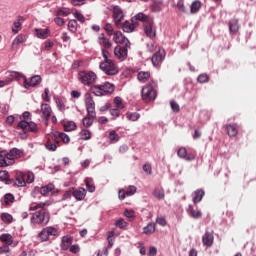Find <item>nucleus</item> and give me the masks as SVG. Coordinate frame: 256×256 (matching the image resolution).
I'll return each instance as SVG.
<instances>
[{"mask_svg":"<svg viewBox=\"0 0 256 256\" xmlns=\"http://www.w3.org/2000/svg\"><path fill=\"white\" fill-rule=\"evenodd\" d=\"M42 99L49 103L51 101V97L49 96V88L44 89V94H42Z\"/></svg>","mask_w":256,"mask_h":256,"instance_id":"obj_61","label":"nucleus"},{"mask_svg":"<svg viewBox=\"0 0 256 256\" xmlns=\"http://www.w3.org/2000/svg\"><path fill=\"white\" fill-rule=\"evenodd\" d=\"M102 57L104 59V61H112L111 60V53H109V51H107V49H102Z\"/></svg>","mask_w":256,"mask_h":256,"instance_id":"obj_58","label":"nucleus"},{"mask_svg":"<svg viewBox=\"0 0 256 256\" xmlns=\"http://www.w3.org/2000/svg\"><path fill=\"white\" fill-rule=\"evenodd\" d=\"M18 129H21L23 133H38L39 132V127H37V123L30 121L27 122L25 120H22L18 123L17 125Z\"/></svg>","mask_w":256,"mask_h":256,"instance_id":"obj_9","label":"nucleus"},{"mask_svg":"<svg viewBox=\"0 0 256 256\" xmlns=\"http://www.w3.org/2000/svg\"><path fill=\"white\" fill-rule=\"evenodd\" d=\"M73 197V188L68 189L62 197L63 201H67V199H71Z\"/></svg>","mask_w":256,"mask_h":256,"instance_id":"obj_57","label":"nucleus"},{"mask_svg":"<svg viewBox=\"0 0 256 256\" xmlns=\"http://www.w3.org/2000/svg\"><path fill=\"white\" fill-rule=\"evenodd\" d=\"M203 197H205V191L202 189H198L194 191L192 201L195 204L201 203V201H203Z\"/></svg>","mask_w":256,"mask_h":256,"instance_id":"obj_27","label":"nucleus"},{"mask_svg":"<svg viewBox=\"0 0 256 256\" xmlns=\"http://www.w3.org/2000/svg\"><path fill=\"white\" fill-rule=\"evenodd\" d=\"M143 232L145 235H151V233H155V223H149L146 227H144Z\"/></svg>","mask_w":256,"mask_h":256,"instance_id":"obj_40","label":"nucleus"},{"mask_svg":"<svg viewBox=\"0 0 256 256\" xmlns=\"http://www.w3.org/2000/svg\"><path fill=\"white\" fill-rule=\"evenodd\" d=\"M53 189H55V185L51 183L42 187L36 186L32 192V197H36L35 195L37 193H40V195H43V197H47V195H49Z\"/></svg>","mask_w":256,"mask_h":256,"instance_id":"obj_13","label":"nucleus"},{"mask_svg":"<svg viewBox=\"0 0 256 256\" xmlns=\"http://www.w3.org/2000/svg\"><path fill=\"white\" fill-rule=\"evenodd\" d=\"M25 38L23 37V35H18L12 42V48L15 49V47H17V45H20V43H24Z\"/></svg>","mask_w":256,"mask_h":256,"instance_id":"obj_48","label":"nucleus"},{"mask_svg":"<svg viewBox=\"0 0 256 256\" xmlns=\"http://www.w3.org/2000/svg\"><path fill=\"white\" fill-rule=\"evenodd\" d=\"M57 17H68L71 15V11L67 8H61L56 11Z\"/></svg>","mask_w":256,"mask_h":256,"instance_id":"obj_41","label":"nucleus"},{"mask_svg":"<svg viewBox=\"0 0 256 256\" xmlns=\"http://www.w3.org/2000/svg\"><path fill=\"white\" fill-rule=\"evenodd\" d=\"M68 29L71 33H77V20H70L68 22Z\"/></svg>","mask_w":256,"mask_h":256,"instance_id":"obj_46","label":"nucleus"},{"mask_svg":"<svg viewBox=\"0 0 256 256\" xmlns=\"http://www.w3.org/2000/svg\"><path fill=\"white\" fill-rule=\"evenodd\" d=\"M0 241L6 243V245H13V236H11V234H2Z\"/></svg>","mask_w":256,"mask_h":256,"instance_id":"obj_35","label":"nucleus"},{"mask_svg":"<svg viewBox=\"0 0 256 256\" xmlns=\"http://www.w3.org/2000/svg\"><path fill=\"white\" fill-rule=\"evenodd\" d=\"M33 181H35V174H33V172H28L26 183L31 184Z\"/></svg>","mask_w":256,"mask_h":256,"instance_id":"obj_62","label":"nucleus"},{"mask_svg":"<svg viewBox=\"0 0 256 256\" xmlns=\"http://www.w3.org/2000/svg\"><path fill=\"white\" fill-rule=\"evenodd\" d=\"M50 33H51V30H49V28H45V29L36 28L35 29V35L38 39H47V37H49Z\"/></svg>","mask_w":256,"mask_h":256,"instance_id":"obj_24","label":"nucleus"},{"mask_svg":"<svg viewBox=\"0 0 256 256\" xmlns=\"http://www.w3.org/2000/svg\"><path fill=\"white\" fill-rule=\"evenodd\" d=\"M93 119H95V118H91L89 116V114H87V116L85 118H83V120H82L83 126L86 128L91 127L93 125Z\"/></svg>","mask_w":256,"mask_h":256,"instance_id":"obj_45","label":"nucleus"},{"mask_svg":"<svg viewBox=\"0 0 256 256\" xmlns=\"http://www.w3.org/2000/svg\"><path fill=\"white\" fill-rule=\"evenodd\" d=\"M99 69L105 73V75L109 76L117 75L119 73V67H117V64H115L113 60L100 62Z\"/></svg>","mask_w":256,"mask_h":256,"instance_id":"obj_6","label":"nucleus"},{"mask_svg":"<svg viewBox=\"0 0 256 256\" xmlns=\"http://www.w3.org/2000/svg\"><path fill=\"white\" fill-rule=\"evenodd\" d=\"M0 181H4L6 185H10L11 179H9V172L7 171H0Z\"/></svg>","mask_w":256,"mask_h":256,"instance_id":"obj_38","label":"nucleus"},{"mask_svg":"<svg viewBox=\"0 0 256 256\" xmlns=\"http://www.w3.org/2000/svg\"><path fill=\"white\" fill-rule=\"evenodd\" d=\"M138 81L140 83H147L149 81V78L151 77V72L149 71H140L137 75Z\"/></svg>","mask_w":256,"mask_h":256,"instance_id":"obj_30","label":"nucleus"},{"mask_svg":"<svg viewBox=\"0 0 256 256\" xmlns=\"http://www.w3.org/2000/svg\"><path fill=\"white\" fill-rule=\"evenodd\" d=\"M229 31L230 33H237L239 31V20L234 18L229 21Z\"/></svg>","mask_w":256,"mask_h":256,"instance_id":"obj_32","label":"nucleus"},{"mask_svg":"<svg viewBox=\"0 0 256 256\" xmlns=\"http://www.w3.org/2000/svg\"><path fill=\"white\" fill-rule=\"evenodd\" d=\"M144 33L149 37L150 39H153L156 35L155 31V25L153 24V21L144 25Z\"/></svg>","mask_w":256,"mask_h":256,"instance_id":"obj_19","label":"nucleus"},{"mask_svg":"<svg viewBox=\"0 0 256 256\" xmlns=\"http://www.w3.org/2000/svg\"><path fill=\"white\" fill-rule=\"evenodd\" d=\"M22 156L23 150L18 148L0 151V167L15 165V159H21Z\"/></svg>","mask_w":256,"mask_h":256,"instance_id":"obj_1","label":"nucleus"},{"mask_svg":"<svg viewBox=\"0 0 256 256\" xmlns=\"http://www.w3.org/2000/svg\"><path fill=\"white\" fill-rule=\"evenodd\" d=\"M129 49H131V42H127L124 46L117 45L114 48V55L120 61H125V59H127Z\"/></svg>","mask_w":256,"mask_h":256,"instance_id":"obj_8","label":"nucleus"},{"mask_svg":"<svg viewBox=\"0 0 256 256\" xmlns=\"http://www.w3.org/2000/svg\"><path fill=\"white\" fill-rule=\"evenodd\" d=\"M187 213L190 217H192V219H201V217H203V213H201L199 210H195L193 205L188 206Z\"/></svg>","mask_w":256,"mask_h":256,"instance_id":"obj_23","label":"nucleus"},{"mask_svg":"<svg viewBox=\"0 0 256 256\" xmlns=\"http://www.w3.org/2000/svg\"><path fill=\"white\" fill-rule=\"evenodd\" d=\"M114 103L116 105V109H125V104H123V99H121V97L116 96L114 98Z\"/></svg>","mask_w":256,"mask_h":256,"instance_id":"obj_49","label":"nucleus"},{"mask_svg":"<svg viewBox=\"0 0 256 256\" xmlns=\"http://www.w3.org/2000/svg\"><path fill=\"white\" fill-rule=\"evenodd\" d=\"M9 73H10L11 79L6 80V81H10V83H11V81H13V79H21V78L25 79V77H26L25 75H23L19 72H16V71H10Z\"/></svg>","mask_w":256,"mask_h":256,"instance_id":"obj_42","label":"nucleus"},{"mask_svg":"<svg viewBox=\"0 0 256 256\" xmlns=\"http://www.w3.org/2000/svg\"><path fill=\"white\" fill-rule=\"evenodd\" d=\"M72 192L76 201H83L85 197H87V190H85V188H73Z\"/></svg>","mask_w":256,"mask_h":256,"instance_id":"obj_17","label":"nucleus"},{"mask_svg":"<svg viewBox=\"0 0 256 256\" xmlns=\"http://www.w3.org/2000/svg\"><path fill=\"white\" fill-rule=\"evenodd\" d=\"M78 80L86 87H93L97 83V74L93 71H80L78 73Z\"/></svg>","mask_w":256,"mask_h":256,"instance_id":"obj_5","label":"nucleus"},{"mask_svg":"<svg viewBox=\"0 0 256 256\" xmlns=\"http://www.w3.org/2000/svg\"><path fill=\"white\" fill-rule=\"evenodd\" d=\"M51 205V201L47 200L45 202H39L35 205H31L29 207V211H37V209H45V207H49Z\"/></svg>","mask_w":256,"mask_h":256,"instance_id":"obj_29","label":"nucleus"},{"mask_svg":"<svg viewBox=\"0 0 256 256\" xmlns=\"http://www.w3.org/2000/svg\"><path fill=\"white\" fill-rule=\"evenodd\" d=\"M51 106L49 104L42 103L41 104V109H37L35 111L36 115H41L42 113V118L45 119L46 125L49 123V119L51 117Z\"/></svg>","mask_w":256,"mask_h":256,"instance_id":"obj_12","label":"nucleus"},{"mask_svg":"<svg viewBox=\"0 0 256 256\" xmlns=\"http://www.w3.org/2000/svg\"><path fill=\"white\" fill-rule=\"evenodd\" d=\"M38 237L41 241L45 242V241H49V235L47 233L46 228H44L42 231H40L38 233Z\"/></svg>","mask_w":256,"mask_h":256,"instance_id":"obj_47","label":"nucleus"},{"mask_svg":"<svg viewBox=\"0 0 256 256\" xmlns=\"http://www.w3.org/2000/svg\"><path fill=\"white\" fill-rule=\"evenodd\" d=\"M115 225L116 227H119V229H125V227H127L128 224L124 219L120 218L115 222Z\"/></svg>","mask_w":256,"mask_h":256,"instance_id":"obj_55","label":"nucleus"},{"mask_svg":"<svg viewBox=\"0 0 256 256\" xmlns=\"http://www.w3.org/2000/svg\"><path fill=\"white\" fill-rule=\"evenodd\" d=\"M170 106L174 113H179V111H181L179 104L174 100L170 101Z\"/></svg>","mask_w":256,"mask_h":256,"instance_id":"obj_54","label":"nucleus"},{"mask_svg":"<svg viewBox=\"0 0 256 256\" xmlns=\"http://www.w3.org/2000/svg\"><path fill=\"white\" fill-rule=\"evenodd\" d=\"M98 43L103 47L104 49H111V46L113 45L111 41L105 37V34L101 33L98 37Z\"/></svg>","mask_w":256,"mask_h":256,"instance_id":"obj_20","label":"nucleus"},{"mask_svg":"<svg viewBox=\"0 0 256 256\" xmlns=\"http://www.w3.org/2000/svg\"><path fill=\"white\" fill-rule=\"evenodd\" d=\"M1 219L4 223H11L13 221V216L9 213H2Z\"/></svg>","mask_w":256,"mask_h":256,"instance_id":"obj_52","label":"nucleus"},{"mask_svg":"<svg viewBox=\"0 0 256 256\" xmlns=\"http://www.w3.org/2000/svg\"><path fill=\"white\" fill-rule=\"evenodd\" d=\"M56 105L59 109V111H65V103L61 101V99H56Z\"/></svg>","mask_w":256,"mask_h":256,"instance_id":"obj_64","label":"nucleus"},{"mask_svg":"<svg viewBox=\"0 0 256 256\" xmlns=\"http://www.w3.org/2000/svg\"><path fill=\"white\" fill-rule=\"evenodd\" d=\"M45 147L48 151H57V144L53 143L51 141V139H49L46 143H45Z\"/></svg>","mask_w":256,"mask_h":256,"instance_id":"obj_50","label":"nucleus"},{"mask_svg":"<svg viewBox=\"0 0 256 256\" xmlns=\"http://www.w3.org/2000/svg\"><path fill=\"white\" fill-rule=\"evenodd\" d=\"M14 184L17 187H25V185H27V182L25 181V173L18 172Z\"/></svg>","mask_w":256,"mask_h":256,"instance_id":"obj_26","label":"nucleus"},{"mask_svg":"<svg viewBox=\"0 0 256 256\" xmlns=\"http://www.w3.org/2000/svg\"><path fill=\"white\" fill-rule=\"evenodd\" d=\"M114 235H115L114 231H110L108 233V237H107L108 247H113V245H114V240H113Z\"/></svg>","mask_w":256,"mask_h":256,"instance_id":"obj_56","label":"nucleus"},{"mask_svg":"<svg viewBox=\"0 0 256 256\" xmlns=\"http://www.w3.org/2000/svg\"><path fill=\"white\" fill-rule=\"evenodd\" d=\"M209 81V76L207 74H200L198 76V83H207Z\"/></svg>","mask_w":256,"mask_h":256,"instance_id":"obj_59","label":"nucleus"},{"mask_svg":"<svg viewBox=\"0 0 256 256\" xmlns=\"http://www.w3.org/2000/svg\"><path fill=\"white\" fill-rule=\"evenodd\" d=\"M80 137L84 141H88V139H91V131L82 129L80 132Z\"/></svg>","mask_w":256,"mask_h":256,"instance_id":"obj_51","label":"nucleus"},{"mask_svg":"<svg viewBox=\"0 0 256 256\" xmlns=\"http://www.w3.org/2000/svg\"><path fill=\"white\" fill-rule=\"evenodd\" d=\"M137 193V187L135 186H129L128 189L126 190V195L131 197V195H135Z\"/></svg>","mask_w":256,"mask_h":256,"instance_id":"obj_60","label":"nucleus"},{"mask_svg":"<svg viewBox=\"0 0 256 256\" xmlns=\"http://www.w3.org/2000/svg\"><path fill=\"white\" fill-rule=\"evenodd\" d=\"M51 220V214L49 210L42 208L34 213L30 217L31 225H48L49 221Z\"/></svg>","mask_w":256,"mask_h":256,"instance_id":"obj_2","label":"nucleus"},{"mask_svg":"<svg viewBox=\"0 0 256 256\" xmlns=\"http://www.w3.org/2000/svg\"><path fill=\"white\" fill-rule=\"evenodd\" d=\"M113 40L115 41V43H123L124 45L130 43L129 39H127V37H125V35H123L121 31H117L114 33Z\"/></svg>","mask_w":256,"mask_h":256,"instance_id":"obj_22","label":"nucleus"},{"mask_svg":"<svg viewBox=\"0 0 256 256\" xmlns=\"http://www.w3.org/2000/svg\"><path fill=\"white\" fill-rule=\"evenodd\" d=\"M110 115L113 119H117V117L121 116V108L110 109Z\"/></svg>","mask_w":256,"mask_h":256,"instance_id":"obj_53","label":"nucleus"},{"mask_svg":"<svg viewBox=\"0 0 256 256\" xmlns=\"http://www.w3.org/2000/svg\"><path fill=\"white\" fill-rule=\"evenodd\" d=\"M126 117L129 121H138V119L141 117V114L137 113V112H128L126 114Z\"/></svg>","mask_w":256,"mask_h":256,"instance_id":"obj_44","label":"nucleus"},{"mask_svg":"<svg viewBox=\"0 0 256 256\" xmlns=\"http://www.w3.org/2000/svg\"><path fill=\"white\" fill-rule=\"evenodd\" d=\"M155 87H157V83L152 82L142 88L141 97L143 101H145L146 103L155 101V99L157 98V91L155 90Z\"/></svg>","mask_w":256,"mask_h":256,"instance_id":"obj_4","label":"nucleus"},{"mask_svg":"<svg viewBox=\"0 0 256 256\" xmlns=\"http://www.w3.org/2000/svg\"><path fill=\"white\" fill-rule=\"evenodd\" d=\"M112 17L116 27H121V21L125 19V13H123V9H121V7L113 6Z\"/></svg>","mask_w":256,"mask_h":256,"instance_id":"obj_10","label":"nucleus"},{"mask_svg":"<svg viewBox=\"0 0 256 256\" xmlns=\"http://www.w3.org/2000/svg\"><path fill=\"white\" fill-rule=\"evenodd\" d=\"M57 139H61L64 143H69L71 141V138H69V135H67L65 132H55L52 135V141H55V143H59Z\"/></svg>","mask_w":256,"mask_h":256,"instance_id":"obj_18","label":"nucleus"},{"mask_svg":"<svg viewBox=\"0 0 256 256\" xmlns=\"http://www.w3.org/2000/svg\"><path fill=\"white\" fill-rule=\"evenodd\" d=\"M48 233V237H59V230L53 226H48L45 228Z\"/></svg>","mask_w":256,"mask_h":256,"instance_id":"obj_36","label":"nucleus"},{"mask_svg":"<svg viewBox=\"0 0 256 256\" xmlns=\"http://www.w3.org/2000/svg\"><path fill=\"white\" fill-rule=\"evenodd\" d=\"M201 6H202L201 1L199 0L194 1L190 8L191 13L192 14L198 13L199 9H201Z\"/></svg>","mask_w":256,"mask_h":256,"instance_id":"obj_37","label":"nucleus"},{"mask_svg":"<svg viewBox=\"0 0 256 256\" xmlns=\"http://www.w3.org/2000/svg\"><path fill=\"white\" fill-rule=\"evenodd\" d=\"M139 21L143 23L144 25H148L153 21V18H151L149 15L144 14L143 12H139L134 17L131 18V22L136 25V27L139 25Z\"/></svg>","mask_w":256,"mask_h":256,"instance_id":"obj_11","label":"nucleus"},{"mask_svg":"<svg viewBox=\"0 0 256 256\" xmlns=\"http://www.w3.org/2000/svg\"><path fill=\"white\" fill-rule=\"evenodd\" d=\"M84 101L88 117H91L92 119H97V112H95V100H93V96H91V93L85 94Z\"/></svg>","mask_w":256,"mask_h":256,"instance_id":"obj_7","label":"nucleus"},{"mask_svg":"<svg viewBox=\"0 0 256 256\" xmlns=\"http://www.w3.org/2000/svg\"><path fill=\"white\" fill-rule=\"evenodd\" d=\"M121 29L124 31V33H133L135 31V27H137V24L131 23L129 21H125L123 24L120 22Z\"/></svg>","mask_w":256,"mask_h":256,"instance_id":"obj_21","label":"nucleus"},{"mask_svg":"<svg viewBox=\"0 0 256 256\" xmlns=\"http://www.w3.org/2000/svg\"><path fill=\"white\" fill-rule=\"evenodd\" d=\"M15 201V196L13 194L8 193L4 196L2 199V203H5V205H9V203H13Z\"/></svg>","mask_w":256,"mask_h":256,"instance_id":"obj_43","label":"nucleus"},{"mask_svg":"<svg viewBox=\"0 0 256 256\" xmlns=\"http://www.w3.org/2000/svg\"><path fill=\"white\" fill-rule=\"evenodd\" d=\"M64 131L71 132L77 129V124L74 121H66L63 123Z\"/></svg>","mask_w":256,"mask_h":256,"instance_id":"obj_33","label":"nucleus"},{"mask_svg":"<svg viewBox=\"0 0 256 256\" xmlns=\"http://www.w3.org/2000/svg\"><path fill=\"white\" fill-rule=\"evenodd\" d=\"M225 128L229 137H237V133H239L237 124H228Z\"/></svg>","mask_w":256,"mask_h":256,"instance_id":"obj_28","label":"nucleus"},{"mask_svg":"<svg viewBox=\"0 0 256 256\" xmlns=\"http://www.w3.org/2000/svg\"><path fill=\"white\" fill-rule=\"evenodd\" d=\"M108 139L111 144H115V143H118V141L121 139V137H119V134H117V131L111 130L108 135Z\"/></svg>","mask_w":256,"mask_h":256,"instance_id":"obj_34","label":"nucleus"},{"mask_svg":"<svg viewBox=\"0 0 256 256\" xmlns=\"http://www.w3.org/2000/svg\"><path fill=\"white\" fill-rule=\"evenodd\" d=\"M39 83H41V77L39 75L32 76L30 81L27 80V77H24L25 89H31V87H37Z\"/></svg>","mask_w":256,"mask_h":256,"instance_id":"obj_15","label":"nucleus"},{"mask_svg":"<svg viewBox=\"0 0 256 256\" xmlns=\"http://www.w3.org/2000/svg\"><path fill=\"white\" fill-rule=\"evenodd\" d=\"M151 61L154 67H159V65H161V48H159L158 51L153 54Z\"/></svg>","mask_w":256,"mask_h":256,"instance_id":"obj_31","label":"nucleus"},{"mask_svg":"<svg viewBox=\"0 0 256 256\" xmlns=\"http://www.w3.org/2000/svg\"><path fill=\"white\" fill-rule=\"evenodd\" d=\"M72 244H73V239L71 238V236L66 235L62 238L61 249L63 251H67V249H69Z\"/></svg>","mask_w":256,"mask_h":256,"instance_id":"obj_25","label":"nucleus"},{"mask_svg":"<svg viewBox=\"0 0 256 256\" xmlns=\"http://www.w3.org/2000/svg\"><path fill=\"white\" fill-rule=\"evenodd\" d=\"M54 22L56 23V25H58L59 27H63V25H65V20L59 16H57L56 18H54Z\"/></svg>","mask_w":256,"mask_h":256,"instance_id":"obj_63","label":"nucleus"},{"mask_svg":"<svg viewBox=\"0 0 256 256\" xmlns=\"http://www.w3.org/2000/svg\"><path fill=\"white\" fill-rule=\"evenodd\" d=\"M215 241V236H213L212 232H205L202 236V243L204 247H213V243Z\"/></svg>","mask_w":256,"mask_h":256,"instance_id":"obj_16","label":"nucleus"},{"mask_svg":"<svg viewBox=\"0 0 256 256\" xmlns=\"http://www.w3.org/2000/svg\"><path fill=\"white\" fill-rule=\"evenodd\" d=\"M92 183H93V179H91V178L85 179V185H86L87 191H89V193H95V185H93Z\"/></svg>","mask_w":256,"mask_h":256,"instance_id":"obj_39","label":"nucleus"},{"mask_svg":"<svg viewBox=\"0 0 256 256\" xmlns=\"http://www.w3.org/2000/svg\"><path fill=\"white\" fill-rule=\"evenodd\" d=\"M177 155L178 157H180V159H185V161H195V157L197 154L195 152H187L186 147H181L177 151Z\"/></svg>","mask_w":256,"mask_h":256,"instance_id":"obj_14","label":"nucleus"},{"mask_svg":"<svg viewBox=\"0 0 256 256\" xmlns=\"http://www.w3.org/2000/svg\"><path fill=\"white\" fill-rule=\"evenodd\" d=\"M91 93L95 95L96 97H103L105 95H111L115 92V84L105 82L101 85H93L90 87Z\"/></svg>","mask_w":256,"mask_h":256,"instance_id":"obj_3","label":"nucleus"}]
</instances>
